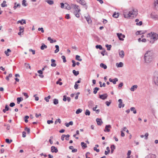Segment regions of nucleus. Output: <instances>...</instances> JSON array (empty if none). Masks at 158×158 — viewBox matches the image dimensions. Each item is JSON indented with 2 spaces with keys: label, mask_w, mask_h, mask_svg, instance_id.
Listing matches in <instances>:
<instances>
[{
  "label": "nucleus",
  "mask_w": 158,
  "mask_h": 158,
  "mask_svg": "<svg viewBox=\"0 0 158 158\" xmlns=\"http://www.w3.org/2000/svg\"><path fill=\"white\" fill-rule=\"evenodd\" d=\"M73 73L74 75H75V76H77V75H78L79 74V71H76L75 70H73Z\"/></svg>",
  "instance_id": "obj_34"
},
{
  "label": "nucleus",
  "mask_w": 158,
  "mask_h": 158,
  "mask_svg": "<svg viewBox=\"0 0 158 158\" xmlns=\"http://www.w3.org/2000/svg\"><path fill=\"white\" fill-rule=\"evenodd\" d=\"M106 46L107 48V50H110L111 48V45H108V44H106Z\"/></svg>",
  "instance_id": "obj_49"
},
{
  "label": "nucleus",
  "mask_w": 158,
  "mask_h": 158,
  "mask_svg": "<svg viewBox=\"0 0 158 158\" xmlns=\"http://www.w3.org/2000/svg\"><path fill=\"white\" fill-rule=\"evenodd\" d=\"M55 48L56 49L55 51V53H57L59 51V46L58 45H56L55 46Z\"/></svg>",
  "instance_id": "obj_40"
},
{
  "label": "nucleus",
  "mask_w": 158,
  "mask_h": 158,
  "mask_svg": "<svg viewBox=\"0 0 158 158\" xmlns=\"http://www.w3.org/2000/svg\"><path fill=\"white\" fill-rule=\"evenodd\" d=\"M6 3V1H3V3H2L1 4V6L3 7L7 6V5L5 4Z\"/></svg>",
  "instance_id": "obj_28"
},
{
  "label": "nucleus",
  "mask_w": 158,
  "mask_h": 158,
  "mask_svg": "<svg viewBox=\"0 0 158 158\" xmlns=\"http://www.w3.org/2000/svg\"><path fill=\"white\" fill-rule=\"evenodd\" d=\"M71 6H72V8H73L74 9H77V10L78 12H80L81 10L80 9L78 8V6L77 5L74 4H71Z\"/></svg>",
  "instance_id": "obj_6"
},
{
  "label": "nucleus",
  "mask_w": 158,
  "mask_h": 158,
  "mask_svg": "<svg viewBox=\"0 0 158 158\" xmlns=\"http://www.w3.org/2000/svg\"><path fill=\"white\" fill-rule=\"evenodd\" d=\"M100 66L101 68H103L104 69H106L107 68L106 65L103 63H101L100 64Z\"/></svg>",
  "instance_id": "obj_30"
},
{
  "label": "nucleus",
  "mask_w": 158,
  "mask_h": 158,
  "mask_svg": "<svg viewBox=\"0 0 158 158\" xmlns=\"http://www.w3.org/2000/svg\"><path fill=\"white\" fill-rule=\"evenodd\" d=\"M29 51L30 52H32V54L33 55H34L35 53V51L34 50H33L31 49H30L29 50Z\"/></svg>",
  "instance_id": "obj_64"
},
{
  "label": "nucleus",
  "mask_w": 158,
  "mask_h": 158,
  "mask_svg": "<svg viewBox=\"0 0 158 158\" xmlns=\"http://www.w3.org/2000/svg\"><path fill=\"white\" fill-rule=\"evenodd\" d=\"M25 130L27 131V132L28 134H29L30 132V129L29 128H28L27 127H26L25 129Z\"/></svg>",
  "instance_id": "obj_57"
},
{
  "label": "nucleus",
  "mask_w": 158,
  "mask_h": 158,
  "mask_svg": "<svg viewBox=\"0 0 158 158\" xmlns=\"http://www.w3.org/2000/svg\"><path fill=\"white\" fill-rule=\"evenodd\" d=\"M111 103V101H110L109 102L106 101V103L107 106H109Z\"/></svg>",
  "instance_id": "obj_62"
},
{
  "label": "nucleus",
  "mask_w": 158,
  "mask_h": 158,
  "mask_svg": "<svg viewBox=\"0 0 158 158\" xmlns=\"http://www.w3.org/2000/svg\"><path fill=\"white\" fill-rule=\"evenodd\" d=\"M80 56L78 55L76 56V60H78L79 61H81L82 60L80 58Z\"/></svg>",
  "instance_id": "obj_41"
},
{
  "label": "nucleus",
  "mask_w": 158,
  "mask_h": 158,
  "mask_svg": "<svg viewBox=\"0 0 158 158\" xmlns=\"http://www.w3.org/2000/svg\"><path fill=\"white\" fill-rule=\"evenodd\" d=\"M119 56L120 57L122 58H123L125 55L124 52L122 50L120 51L119 52Z\"/></svg>",
  "instance_id": "obj_16"
},
{
  "label": "nucleus",
  "mask_w": 158,
  "mask_h": 158,
  "mask_svg": "<svg viewBox=\"0 0 158 158\" xmlns=\"http://www.w3.org/2000/svg\"><path fill=\"white\" fill-rule=\"evenodd\" d=\"M124 17L127 19L132 18L135 17L138 14V11L136 9L132 10H125L123 11Z\"/></svg>",
  "instance_id": "obj_1"
},
{
  "label": "nucleus",
  "mask_w": 158,
  "mask_h": 158,
  "mask_svg": "<svg viewBox=\"0 0 158 158\" xmlns=\"http://www.w3.org/2000/svg\"><path fill=\"white\" fill-rule=\"evenodd\" d=\"M117 35L119 40L122 41L124 40V38L125 37V35L121 33H117Z\"/></svg>",
  "instance_id": "obj_4"
},
{
  "label": "nucleus",
  "mask_w": 158,
  "mask_h": 158,
  "mask_svg": "<svg viewBox=\"0 0 158 158\" xmlns=\"http://www.w3.org/2000/svg\"><path fill=\"white\" fill-rule=\"evenodd\" d=\"M93 102L92 101H90L88 102V107L89 108H91L93 105Z\"/></svg>",
  "instance_id": "obj_27"
},
{
  "label": "nucleus",
  "mask_w": 158,
  "mask_h": 158,
  "mask_svg": "<svg viewBox=\"0 0 158 158\" xmlns=\"http://www.w3.org/2000/svg\"><path fill=\"white\" fill-rule=\"evenodd\" d=\"M154 80L155 85L158 86V75L154 76Z\"/></svg>",
  "instance_id": "obj_8"
},
{
  "label": "nucleus",
  "mask_w": 158,
  "mask_h": 158,
  "mask_svg": "<svg viewBox=\"0 0 158 158\" xmlns=\"http://www.w3.org/2000/svg\"><path fill=\"white\" fill-rule=\"evenodd\" d=\"M25 66L27 68H29V69H30L31 66H30V65H29V64H28L25 63Z\"/></svg>",
  "instance_id": "obj_59"
},
{
  "label": "nucleus",
  "mask_w": 158,
  "mask_h": 158,
  "mask_svg": "<svg viewBox=\"0 0 158 158\" xmlns=\"http://www.w3.org/2000/svg\"><path fill=\"white\" fill-rule=\"evenodd\" d=\"M61 121L60 118H58L56 120L55 122V124H57L58 122H59L60 123H61Z\"/></svg>",
  "instance_id": "obj_53"
},
{
  "label": "nucleus",
  "mask_w": 158,
  "mask_h": 158,
  "mask_svg": "<svg viewBox=\"0 0 158 158\" xmlns=\"http://www.w3.org/2000/svg\"><path fill=\"white\" fill-rule=\"evenodd\" d=\"M155 9L158 10V0H155L154 2Z\"/></svg>",
  "instance_id": "obj_12"
},
{
  "label": "nucleus",
  "mask_w": 158,
  "mask_h": 158,
  "mask_svg": "<svg viewBox=\"0 0 158 158\" xmlns=\"http://www.w3.org/2000/svg\"><path fill=\"white\" fill-rule=\"evenodd\" d=\"M61 58L62 59L63 61V62L64 63H65L66 62L65 57V56H61Z\"/></svg>",
  "instance_id": "obj_56"
},
{
  "label": "nucleus",
  "mask_w": 158,
  "mask_h": 158,
  "mask_svg": "<svg viewBox=\"0 0 158 158\" xmlns=\"http://www.w3.org/2000/svg\"><path fill=\"white\" fill-rule=\"evenodd\" d=\"M20 23L21 25L23 24H26V22L25 20L22 19L21 20L18 21L17 22V23Z\"/></svg>",
  "instance_id": "obj_17"
},
{
  "label": "nucleus",
  "mask_w": 158,
  "mask_h": 158,
  "mask_svg": "<svg viewBox=\"0 0 158 158\" xmlns=\"http://www.w3.org/2000/svg\"><path fill=\"white\" fill-rule=\"evenodd\" d=\"M51 151L52 152L57 153L58 151V150L56 148L55 146H52L51 147Z\"/></svg>",
  "instance_id": "obj_10"
},
{
  "label": "nucleus",
  "mask_w": 158,
  "mask_h": 158,
  "mask_svg": "<svg viewBox=\"0 0 158 158\" xmlns=\"http://www.w3.org/2000/svg\"><path fill=\"white\" fill-rule=\"evenodd\" d=\"M158 15H156L155 13H152L151 14V17L154 19L157 20Z\"/></svg>",
  "instance_id": "obj_11"
},
{
  "label": "nucleus",
  "mask_w": 158,
  "mask_h": 158,
  "mask_svg": "<svg viewBox=\"0 0 158 158\" xmlns=\"http://www.w3.org/2000/svg\"><path fill=\"white\" fill-rule=\"evenodd\" d=\"M65 8L68 9V10H70L72 8V6H71V4L70 5L68 4L67 3H65Z\"/></svg>",
  "instance_id": "obj_14"
},
{
  "label": "nucleus",
  "mask_w": 158,
  "mask_h": 158,
  "mask_svg": "<svg viewBox=\"0 0 158 158\" xmlns=\"http://www.w3.org/2000/svg\"><path fill=\"white\" fill-rule=\"evenodd\" d=\"M138 86L136 85H133L130 89V90L132 91H134L137 88Z\"/></svg>",
  "instance_id": "obj_20"
},
{
  "label": "nucleus",
  "mask_w": 158,
  "mask_h": 158,
  "mask_svg": "<svg viewBox=\"0 0 158 158\" xmlns=\"http://www.w3.org/2000/svg\"><path fill=\"white\" fill-rule=\"evenodd\" d=\"M85 17L89 24L90 23H91V20L90 16L89 15L85 16Z\"/></svg>",
  "instance_id": "obj_9"
},
{
  "label": "nucleus",
  "mask_w": 158,
  "mask_h": 158,
  "mask_svg": "<svg viewBox=\"0 0 158 158\" xmlns=\"http://www.w3.org/2000/svg\"><path fill=\"white\" fill-rule=\"evenodd\" d=\"M19 31L20 32H23L24 31V27H19Z\"/></svg>",
  "instance_id": "obj_61"
},
{
  "label": "nucleus",
  "mask_w": 158,
  "mask_h": 158,
  "mask_svg": "<svg viewBox=\"0 0 158 158\" xmlns=\"http://www.w3.org/2000/svg\"><path fill=\"white\" fill-rule=\"evenodd\" d=\"M144 60L146 63H149L152 61V54L150 51H147L145 53L144 57Z\"/></svg>",
  "instance_id": "obj_3"
},
{
  "label": "nucleus",
  "mask_w": 158,
  "mask_h": 158,
  "mask_svg": "<svg viewBox=\"0 0 158 158\" xmlns=\"http://www.w3.org/2000/svg\"><path fill=\"white\" fill-rule=\"evenodd\" d=\"M119 16L118 13H116V12H114V14H113V16L116 18H118Z\"/></svg>",
  "instance_id": "obj_39"
},
{
  "label": "nucleus",
  "mask_w": 158,
  "mask_h": 158,
  "mask_svg": "<svg viewBox=\"0 0 158 158\" xmlns=\"http://www.w3.org/2000/svg\"><path fill=\"white\" fill-rule=\"evenodd\" d=\"M46 2H47L50 5H52L54 3V2L52 0H47L46 1Z\"/></svg>",
  "instance_id": "obj_32"
},
{
  "label": "nucleus",
  "mask_w": 158,
  "mask_h": 158,
  "mask_svg": "<svg viewBox=\"0 0 158 158\" xmlns=\"http://www.w3.org/2000/svg\"><path fill=\"white\" fill-rule=\"evenodd\" d=\"M47 48V46L44 43L42 44V46L40 47V49L42 50H43L45 48Z\"/></svg>",
  "instance_id": "obj_26"
},
{
  "label": "nucleus",
  "mask_w": 158,
  "mask_h": 158,
  "mask_svg": "<svg viewBox=\"0 0 158 158\" xmlns=\"http://www.w3.org/2000/svg\"><path fill=\"white\" fill-rule=\"evenodd\" d=\"M73 122L72 121H70L68 123H65V125L67 127H69L70 125L72 126L73 125Z\"/></svg>",
  "instance_id": "obj_24"
},
{
  "label": "nucleus",
  "mask_w": 158,
  "mask_h": 158,
  "mask_svg": "<svg viewBox=\"0 0 158 158\" xmlns=\"http://www.w3.org/2000/svg\"><path fill=\"white\" fill-rule=\"evenodd\" d=\"M23 100V98L22 97H19L17 98V102L18 104H19L20 102Z\"/></svg>",
  "instance_id": "obj_38"
},
{
  "label": "nucleus",
  "mask_w": 158,
  "mask_h": 158,
  "mask_svg": "<svg viewBox=\"0 0 158 158\" xmlns=\"http://www.w3.org/2000/svg\"><path fill=\"white\" fill-rule=\"evenodd\" d=\"M20 4H19V3L17 4L16 5H15L13 7L14 9L15 10L16 9V8L17 7H20Z\"/></svg>",
  "instance_id": "obj_55"
},
{
  "label": "nucleus",
  "mask_w": 158,
  "mask_h": 158,
  "mask_svg": "<svg viewBox=\"0 0 158 158\" xmlns=\"http://www.w3.org/2000/svg\"><path fill=\"white\" fill-rule=\"evenodd\" d=\"M99 90V88L96 87L94 89L93 93L95 94L97 93V91Z\"/></svg>",
  "instance_id": "obj_31"
},
{
  "label": "nucleus",
  "mask_w": 158,
  "mask_h": 158,
  "mask_svg": "<svg viewBox=\"0 0 158 158\" xmlns=\"http://www.w3.org/2000/svg\"><path fill=\"white\" fill-rule=\"evenodd\" d=\"M123 83L121 82L119 84V85H118V88H121L123 86Z\"/></svg>",
  "instance_id": "obj_63"
},
{
  "label": "nucleus",
  "mask_w": 158,
  "mask_h": 158,
  "mask_svg": "<svg viewBox=\"0 0 158 158\" xmlns=\"http://www.w3.org/2000/svg\"><path fill=\"white\" fill-rule=\"evenodd\" d=\"M48 40L50 41V43H52L53 42H56V40H53L51 37H49L48 38Z\"/></svg>",
  "instance_id": "obj_25"
},
{
  "label": "nucleus",
  "mask_w": 158,
  "mask_h": 158,
  "mask_svg": "<svg viewBox=\"0 0 158 158\" xmlns=\"http://www.w3.org/2000/svg\"><path fill=\"white\" fill-rule=\"evenodd\" d=\"M81 146L82 148H85L87 147V145L86 143H85L83 142H82L81 143Z\"/></svg>",
  "instance_id": "obj_37"
},
{
  "label": "nucleus",
  "mask_w": 158,
  "mask_h": 158,
  "mask_svg": "<svg viewBox=\"0 0 158 158\" xmlns=\"http://www.w3.org/2000/svg\"><path fill=\"white\" fill-rule=\"evenodd\" d=\"M107 94H103L99 95V98L102 100H105L107 98Z\"/></svg>",
  "instance_id": "obj_7"
},
{
  "label": "nucleus",
  "mask_w": 158,
  "mask_h": 158,
  "mask_svg": "<svg viewBox=\"0 0 158 158\" xmlns=\"http://www.w3.org/2000/svg\"><path fill=\"white\" fill-rule=\"evenodd\" d=\"M130 110L131 111H133V113L134 114L136 113V110L135 109V108L134 107H132L130 108Z\"/></svg>",
  "instance_id": "obj_33"
},
{
  "label": "nucleus",
  "mask_w": 158,
  "mask_h": 158,
  "mask_svg": "<svg viewBox=\"0 0 158 158\" xmlns=\"http://www.w3.org/2000/svg\"><path fill=\"white\" fill-rule=\"evenodd\" d=\"M99 83L100 84V86L102 87H105L106 86V84L105 83H103V84H102V83L101 81H100L99 82Z\"/></svg>",
  "instance_id": "obj_42"
},
{
  "label": "nucleus",
  "mask_w": 158,
  "mask_h": 158,
  "mask_svg": "<svg viewBox=\"0 0 158 158\" xmlns=\"http://www.w3.org/2000/svg\"><path fill=\"white\" fill-rule=\"evenodd\" d=\"M90 114V112L88 110H86L85 112V114L86 115H89Z\"/></svg>",
  "instance_id": "obj_46"
},
{
  "label": "nucleus",
  "mask_w": 158,
  "mask_h": 158,
  "mask_svg": "<svg viewBox=\"0 0 158 158\" xmlns=\"http://www.w3.org/2000/svg\"><path fill=\"white\" fill-rule=\"evenodd\" d=\"M124 106V104H123L122 103H119L118 104V107L119 108H121L122 107H123Z\"/></svg>",
  "instance_id": "obj_48"
},
{
  "label": "nucleus",
  "mask_w": 158,
  "mask_h": 158,
  "mask_svg": "<svg viewBox=\"0 0 158 158\" xmlns=\"http://www.w3.org/2000/svg\"><path fill=\"white\" fill-rule=\"evenodd\" d=\"M148 133H146L145 134V135H141L140 137L142 138H143L144 137H145L144 139H147L148 138Z\"/></svg>",
  "instance_id": "obj_19"
},
{
  "label": "nucleus",
  "mask_w": 158,
  "mask_h": 158,
  "mask_svg": "<svg viewBox=\"0 0 158 158\" xmlns=\"http://www.w3.org/2000/svg\"><path fill=\"white\" fill-rule=\"evenodd\" d=\"M156 155L153 154H149L145 158H156Z\"/></svg>",
  "instance_id": "obj_15"
},
{
  "label": "nucleus",
  "mask_w": 158,
  "mask_h": 158,
  "mask_svg": "<svg viewBox=\"0 0 158 158\" xmlns=\"http://www.w3.org/2000/svg\"><path fill=\"white\" fill-rule=\"evenodd\" d=\"M116 65L118 67H122L123 66V64L122 62H120L119 63H117Z\"/></svg>",
  "instance_id": "obj_23"
},
{
  "label": "nucleus",
  "mask_w": 158,
  "mask_h": 158,
  "mask_svg": "<svg viewBox=\"0 0 158 158\" xmlns=\"http://www.w3.org/2000/svg\"><path fill=\"white\" fill-rule=\"evenodd\" d=\"M51 61L52 62L51 66L52 67L56 66V63H55V62H56L55 60L53 59H52L51 60Z\"/></svg>",
  "instance_id": "obj_18"
},
{
  "label": "nucleus",
  "mask_w": 158,
  "mask_h": 158,
  "mask_svg": "<svg viewBox=\"0 0 158 158\" xmlns=\"http://www.w3.org/2000/svg\"><path fill=\"white\" fill-rule=\"evenodd\" d=\"M80 4H81L83 5H85V2L84 0H81L79 3Z\"/></svg>",
  "instance_id": "obj_51"
},
{
  "label": "nucleus",
  "mask_w": 158,
  "mask_h": 158,
  "mask_svg": "<svg viewBox=\"0 0 158 158\" xmlns=\"http://www.w3.org/2000/svg\"><path fill=\"white\" fill-rule=\"evenodd\" d=\"M72 62L73 63L72 66L73 67H75L76 66V64L75 63V61L74 60H72Z\"/></svg>",
  "instance_id": "obj_60"
},
{
  "label": "nucleus",
  "mask_w": 158,
  "mask_h": 158,
  "mask_svg": "<svg viewBox=\"0 0 158 158\" xmlns=\"http://www.w3.org/2000/svg\"><path fill=\"white\" fill-rule=\"evenodd\" d=\"M51 98V96L50 95L48 96L47 97H45L44 98V100L47 102H48L49 101V99Z\"/></svg>",
  "instance_id": "obj_44"
},
{
  "label": "nucleus",
  "mask_w": 158,
  "mask_h": 158,
  "mask_svg": "<svg viewBox=\"0 0 158 158\" xmlns=\"http://www.w3.org/2000/svg\"><path fill=\"white\" fill-rule=\"evenodd\" d=\"M26 0H23L22 2V5L24 6H27V4L26 3Z\"/></svg>",
  "instance_id": "obj_35"
},
{
  "label": "nucleus",
  "mask_w": 158,
  "mask_h": 158,
  "mask_svg": "<svg viewBox=\"0 0 158 158\" xmlns=\"http://www.w3.org/2000/svg\"><path fill=\"white\" fill-rule=\"evenodd\" d=\"M79 12H74V14L76 16L77 18H79L80 17V15L78 14Z\"/></svg>",
  "instance_id": "obj_50"
},
{
  "label": "nucleus",
  "mask_w": 158,
  "mask_h": 158,
  "mask_svg": "<svg viewBox=\"0 0 158 158\" xmlns=\"http://www.w3.org/2000/svg\"><path fill=\"white\" fill-rule=\"evenodd\" d=\"M111 150V153H113L114 151V150L115 149V146L114 145H113L111 146L110 147Z\"/></svg>",
  "instance_id": "obj_29"
},
{
  "label": "nucleus",
  "mask_w": 158,
  "mask_h": 158,
  "mask_svg": "<svg viewBox=\"0 0 158 158\" xmlns=\"http://www.w3.org/2000/svg\"><path fill=\"white\" fill-rule=\"evenodd\" d=\"M12 141V140L11 139L10 140L8 139H6V142L8 143H10Z\"/></svg>",
  "instance_id": "obj_54"
},
{
  "label": "nucleus",
  "mask_w": 158,
  "mask_h": 158,
  "mask_svg": "<svg viewBox=\"0 0 158 158\" xmlns=\"http://www.w3.org/2000/svg\"><path fill=\"white\" fill-rule=\"evenodd\" d=\"M9 109V107L8 106V105H6L5 106V109H3L2 111L4 113H5L6 111H8Z\"/></svg>",
  "instance_id": "obj_21"
},
{
  "label": "nucleus",
  "mask_w": 158,
  "mask_h": 158,
  "mask_svg": "<svg viewBox=\"0 0 158 158\" xmlns=\"http://www.w3.org/2000/svg\"><path fill=\"white\" fill-rule=\"evenodd\" d=\"M96 121L98 125H101L103 123V122L101 119L97 118L96 119Z\"/></svg>",
  "instance_id": "obj_13"
},
{
  "label": "nucleus",
  "mask_w": 158,
  "mask_h": 158,
  "mask_svg": "<svg viewBox=\"0 0 158 158\" xmlns=\"http://www.w3.org/2000/svg\"><path fill=\"white\" fill-rule=\"evenodd\" d=\"M144 33L142 32V31H138L136 32V34L137 35H138L139 34H143Z\"/></svg>",
  "instance_id": "obj_52"
},
{
  "label": "nucleus",
  "mask_w": 158,
  "mask_h": 158,
  "mask_svg": "<svg viewBox=\"0 0 158 158\" xmlns=\"http://www.w3.org/2000/svg\"><path fill=\"white\" fill-rule=\"evenodd\" d=\"M97 49L99 48L100 50L102 49V47L101 45H97L95 47Z\"/></svg>",
  "instance_id": "obj_47"
},
{
  "label": "nucleus",
  "mask_w": 158,
  "mask_h": 158,
  "mask_svg": "<svg viewBox=\"0 0 158 158\" xmlns=\"http://www.w3.org/2000/svg\"><path fill=\"white\" fill-rule=\"evenodd\" d=\"M82 111V109H78L76 110V114H78L81 113Z\"/></svg>",
  "instance_id": "obj_45"
},
{
  "label": "nucleus",
  "mask_w": 158,
  "mask_h": 158,
  "mask_svg": "<svg viewBox=\"0 0 158 158\" xmlns=\"http://www.w3.org/2000/svg\"><path fill=\"white\" fill-rule=\"evenodd\" d=\"M111 126L110 125H106L105 126V128L104 130L105 132H109L110 131V128H111Z\"/></svg>",
  "instance_id": "obj_5"
},
{
  "label": "nucleus",
  "mask_w": 158,
  "mask_h": 158,
  "mask_svg": "<svg viewBox=\"0 0 158 158\" xmlns=\"http://www.w3.org/2000/svg\"><path fill=\"white\" fill-rule=\"evenodd\" d=\"M11 51L9 49H7V50L5 51L4 52L6 54L7 56H9V54L8 53V52H11Z\"/></svg>",
  "instance_id": "obj_22"
},
{
  "label": "nucleus",
  "mask_w": 158,
  "mask_h": 158,
  "mask_svg": "<svg viewBox=\"0 0 158 158\" xmlns=\"http://www.w3.org/2000/svg\"><path fill=\"white\" fill-rule=\"evenodd\" d=\"M147 37L150 38V43L153 44L158 39V34L154 32H151L147 34Z\"/></svg>",
  "instance_id": "obj_2"
},
{
  "label": "nucleus",
  "mask_w": 158,
  "mask_h": 158,
  "mask_svg": "<svg viewBox=\"0 0 158 158\" xmlns=\"http://www.w3.org/2000/svg\"><path fill=\"white\" fill-rule=\"evenodd\" d=\"M118 81V79L117 78H115L112 81H111V82H112L114 84H116V82Z\"/></svg>",
  "instance_id": "obj_43"
},
{
  "label": "nucleus",
  "mask_w": 158,
  "mask_h": 158,
  "mask_svg": "<svg viewBox=\"0 0 158 158\" xmlns=\"http://www.w3.org/2000/svg\"><path fill=\"white\" fill-rule=\"evenodd\" d=\"M38 30L39 31H41L42 33H44V31L43 27L39 28Z\"/></svg>",
  "instance_id": "obj_58"
},
{
  "label": "nucleus",
  "mask_w": 158,
  "mask_h": 158,
  "mask_svg": "<svg viewBox=\"0 0 158 158\" xmlns=\"http://www.w3.org/2000/svg\"><path fill=\"white\" fill-rule=\"evenodd\" d=\"M53 103L54 105H57L59 103L58 100L56 98H55L53 100Z\"/></svg>",
  "instance_id": "obj_36"
}]
</instances>
